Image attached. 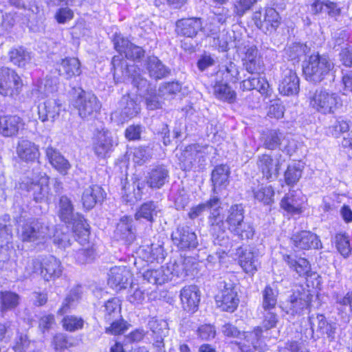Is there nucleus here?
<instances>
[{
    "label": "nucleus",
    "mask_w": 352,
    "mask_h": 352,
    "mask_svg": "<svg viewBox=\"0 0 352 352\" xmlns=\"http://www.w3.org/2000/svg\"><path fill=\"white\" fill-rule=\"evenodd\" d=\"M291 239L294 245L300 250L318 249L320 244L318 236L307 230L294 234Z\"/></svg>",
    "instance_id": "nucleus-27"
},
{
    "label": "nucleus",
    "mask_w": 352,
    "mask_h": 352,
    "mask_svg": "<svg viewBox=\"0 0 352 352\" xmlns=\"http://www.w3.org/2000/svg\"><path fill=\"white\" fill-rule=\"evenodd\" d=\"M218 293L215 295L216 304L223 311L233 312L238 307L239 300L235 284L225 278L218 282Z\"/></svg>",
    "instance_id": "nucleus-8"
},
{
    "label": "nucleus",
    "mask_w": 352,
    "mask_h": 352,
    "mask_svg": "<svg viewBox=\"0 0 352 352\" xmlns=\"http://www.w3.org/2000/svg\"><path fill=\"white\" fill-rule=\"evenodd\" d=\"M58 84V80L56 77L46 76L44 81L35 91L40 92L45 96H49L50 94L57 91Z\"/></svg>",
    "instance_id": "nucleus-51"
},
{
    "label": "nucleus",
    "mask_w": 352,
    "mask_h": 352,
    "mask_svg": "<svg viewBox=\"0 0 352 352\" xmlns=\"http://www.w3.org/2000/svg\"><path fill=\"white\" fill-rule=\"evenodd\" d=\"M16 153L21 160L25 162H33L39 155L38 146L35 143L26 139L19 140L16 146Z\"/></svg>",
    "instance_id": "nucleus-35"
},
{
    "label": "nucleus",
    "mask_w": 352,
    "mask_h": 352,
    "mask_svg": "<svg viewBox=\"0 0 352 352\" xmlns=\"http://www.w3.org/2000/svg\"><path fill=\"white\" fill-rule=\"evenodd\" d=\"M220 204V199L217 196H213L205 203L192 207L188 214V217L191 219H195L208 209L219 208Z\"/></svg>",
    "instance_id": "nucleus-45"
},
{
    "label": "nucleus",
    "mask_w": 352,
    "mask_h": 352,
    "mask_svg": "<svg viewBox=\"0 0 352 352\" xmlns=\"http://www.w3.org/2000/svg\"><path fill=\"white\" fill-rule=\"evenodd\" d=\"M253 192L254 198L264 204L268 205L274 201V191L270 186H261Z\"/></svg>",
    "instance_id": "nucleus-52"
},
{
    "label": "nucleus",
    "mask_w": 352,
    "mask_h": 352,
    "mask_svg": "<svg viewBox=\"0 0 352 352\" xmlns=\"http://www.w3.org/2000/svg\"><path fill=\"white\" fill-rule=\"evenodd\" d=\"M263 327L266 329H270L276 327L278 322V316L274 309H263Z\"/></svg>",
    "instance_id": "nucleus-64"
},
{
    "label": "nucleus",
    "mask_w": 352,
    "mask_h": 352,
    "mask_svg": "<svg viewBox=\"0 0 352 352\" xmlns=\"http://www.w3.org/2000/svg\"><path fill=\"white\" fill-rule=\"evenodd\" d=\"M281 144L280 134L274 130L269 131L263 137V146L269 150H274Z\"/></svg>",
    "instance_id": "nucleus-55"
},
{
    "label": "nucleus",
    "mask_w": 352,
    "mask_h": 352,
    "mask_svg": "<svg viewBox=\"0 0 352 352\" xmlns=\"http://www.w3.org/2000/svg\"><path fill=\"white\" fill-rule=\"evenodd\" d=\"M173 243L181 250L195 249L198 245L196 234L188 226H179L172 232Z\"/></svg>",
    "instance_id": "nucleus-14"
},
{
    "label": "nucleus",
    "mask_w": 352,
    "mask_h": 352,
    "mask_svg": "<svg viewBox=\"0 0 352 352\" xmlns=\"http://www.w3.org/2000/svg\"><path fill=\"white\" fill-rule=\"evenodd\" d=\"M132 274L126 266H114L109 273L108 285L116 291H120L130 284Z\"/></svg>",
    "instance_id": "nucleus-16"
},
{
    "label": "nucleus",
    "mask_w": 352,
    "mask_h": 352,
    "mask_svg": "<svg viewBox=\"0 0 352 352\" xmlns=\"http://www.w3.org/2000/svg\"><path fill=\"white\" fill-rule=\"evenodd\" d=\"M57 70L60 76L67 79L78 76L81 74L80 63L77 58L67 57L57 63Z\"/></svg>",
    "instance_id": "nucleus-32"
},
{
    "label": "nucleus",
    "mask_w": 352,
    "mask_h": 352,
    "mask_svg": "<svg viewBox=\"0 0 352 352\" xmlns=\"http://www.w3.org/2000/svg\"><path fill=\"white\" fill-rule=\"evenodd\" d=\"M215 97L221 100L232 103L236 99V93L227 83L217 82L213 87Z\"/></svg>",
    "instance_id": "nucleus-46"
},
{
    "label": "nucleus",
    "mask_w": 352,
    "mask_h": 352,
    "mask_svg": "<svg viewBox=\"0 0 352 352\" xmlns=\"http://www.w3.org/2000/svg\"><path fill=\"white\" fill-rule=\"evenodd\" d=\"M112 146L113 142L109 131L102 130L96 135L93 148L98 157H104Z\"/></svg>",
    "instance_id": "nucleus-34"
},
{
    "label": "nucleus",
    "mask_w": 352,
    "mask_h": 352,
    "mask_svg": "<svg viewBox=\"0 0 352 352\" xmlns=\"http://www.w3.org/2000/svg\"><path fill=\"white\" fill-rule=\"evenodd\" d=\"M66 223L69 225H72L73 230L74 232H78L80 233L83 232H88L89 225L87 223V221L83 217V216L78 212L74 214L71 222Z\"/></svg>",
    "instance_id": "nucleus-63"
},
{
    "label": "nucleus",
    "mask_w": 352,
    "mask_h": 352,
    "mask_svg": "<svg viewBox=\"0 0 352 352\" xmlns=\"http://www.w3.org/2000/svg\"><path fill=\"white\" fill-rule=\"evenodd\" d=\"M262 329L256 327L252 331L248 332L242 342H236L238 350L236 352H254V349L263 350Z\"/></svg>",
    "instance_id": "nucleus-21"
},
{
    "label": "nucleus",
    "mask_w": 352,
    "mask_h": 352,
    "mask_svg": "<svg viewBox=\"0 0 352 352\" xmlns=\"http://www.w3.org/2000/svg\"><path fill=\"white\" fill-rule=\"evenodd\" d=\"M239 262L241 267L247 274L253 275L258 270L260 264L258 261V254L254 252L252 249H239Z\"/></svg>",
    "instance_id": "nucleus-29"
},
{
    "label": "nucleus",
    "mask_w": 352,
    "mask_h": 352,
    "mask_svg": "<svg viewBox=\"0 0 352 352\" xmlns=\"http://www.w3.org/2000/svg\"><path fill=\"white\" fill-rule=\"evenodd\" d=\"M278 292L270 285H267L262 291V308L263 309H275L277 304Z\"/></svg>",
    "instance_id": "nucleus-48"
},
{
    "label": "nucleus",
    "mask_w": 352,
    "mask_h": 352,
    "mask_svg": "<svg viewBox=\"0 0 352 352\" xmlns=\"http://www.w3.org/2000/svg\"><path fill=\"white\" fill-rule=\"evenodd\" d=\"M182 307L187 311L195 312L200 301L199 291L196 285L184 287L180 292Z\"/></svg>",
    "instance_id": "nucleus-26"
},
{
    "label": "nucleus",
    "mask_w": 352,
    "mask_h": 352,
    "mask_svg": "<svg viewBox=\"0 0 352 352\" xmlns=\"http://www.w3.org/2000/svg\"><path fill=\"white\" fill-rule=\"evenodd\" d=\"M220 73L225 75L226 81L235 82L239 80V72L238 67L233 62H229L225 66V69L223 71H219L217 75Z\"/></svg>",
    "instance_id": "nucleus-59"
},
{
    "label": "nucleus",
    "mask_w": 352,
    "mask_h": 352,
    "mask_svg": "<svg viewBox=\"0 0 352 352\" xmlns=\"http://www.w3.org/2000/svg\"><path fill=\"white\" fill-rule=\"evenodd\" d=\"M144 66L150 77L155 80L166 78L170 74V69L155 56L147 57Z\"/></svg>",
    "instance_id": "nucleus-33"
},
{
    "label": "nucleus",
    "mask_w": 352,
    "mask_h": 352,
    "mask_svg": "<svg viewBox=\"0 0 352 352\" xmlns=\"http://www.w3.org/2000/svg\"><path fill=\"white\" fill-rule=\"evenodd\" d=\"M20 296L11 291L0 292V311L6 313L14 310L20 304Z\"/></svg>",
    "instance_id": "nucleus-41"
},
{
    "label": "nucleus",
    "mask_w": 352,
    "mask_h": 352,
    "mask_svg": "<svg viewBox=\"0 0 352 352\" xmlns=\"http://www.w3.org/2000/svg\"><path fill=\"white\" fill-rule=\"evenodd\" d=\"M302 175V168L300 166L289 165L285 172V182L288 186L295 184Z\"/></svg>",
    "instance_id": "nucleus-56"
},
{
    "label": "nucleus",
    "mask_w": 352,
    "mask_h": 352,
    "mask_svg": "<svg viewBox=\"0 0 352 352\" xmlns=\"http://www.w3.org/2000/svg\"><path fill=\"white\" fill-rule=\"evenodd\" d=\"M45 155L49 162L55 169L63 175L67 173L71 165L57 149L48 146L45 150Z\"/></svg>",
    "instance_id": "nucleus-36"
},
{
    "label": "nucleus",
    "mask_w": 352,
    "mask_h": 352,
    "mask_svg": "<svg viewBox=\"0 0 352 352\" xmlns=\"http://www.w3.org/2000/svg\"><path fill=\"white\" fill-rule=\"evenodd\" d=\"M116 234L120 239L126 243H131L135 239L134 228H133V219L129 217H123L120 219L116 229Z\"/></svg>",
    "instance_id": "nucleus-38"
},
{
    "label": "nucleus",
    "mask_w": 352,
    "mask_h": 352,
    "mask_svg": "<svg viewBox=\"0 0 352 352\" xmlns=\"http://www.w3.org/2000/svg\"><path fill=\"white\" fill-rule=\"evenodd\" d=\"M202 28L200 18H188L178 20L176 23V32L178 34L192 38Z\"/></svg>",
    "instance_id": "nucleus-31"
},
{
    "label": "nucleus",
    "mask_w": 352,
    "mask_h": 352,
    "mask_svg": "<svg viewBox=\"0 0 352 352\" xmlns=\"http://www.w3.org/2000/svg\"><path fill=\"white\" fill-rule=\"evenodd\" d=\"M63 272V267L59 259L50 255L41 261V275L46 281L59 278Z\"/></svg>",
    "instance_id": "nucleus-20"
},
{
    "label": "nucleus",
    "mask_w": 352,
    "mask_h": 352,
    "mask_svg": "<svg viewBox=\"0 0 352 352\" xmlns=\"http://www.w3.org/2000/svg\"><path fill=\"white\" fill-rule=\"evenodd\" d=\"M311 107L322 114L334 113L342 107V100L338 94L326 89H317L310 98Z\"/></svg>",
    "instance_id": "nucleus-7"
},
{
    "label": "nucleus",
    "mask_w": 352,
    "mask_h": 352,
    "mask_svg": "<svg viewBox=\"0 0 352 352\" xmlns=\"http://www.w3.org/2000/svg\"><path fill=\"white\" fill-rule=\"evenodd\" d=\"M113 41L115 49L120 53L118 56L123 58L122 54L127 59L133 60H139L144 56L145 52L141 47L134 45L122 36H116Z\"/></svg>",
    "instance_id": "nucleus-19"
},
{
    "label": "nucleus",
    "mask_w": 352,
    "mask_h": 352,
    "mask_svg": "<svg viewBox=\"0 0 352 352\" xmlns=\"http://www.w3.org/2000/svg\"><path fill=\"white\" fill-rule=\"evenodd\" d=\"M23 126V120L17 115L0 116V135L3 138L16 137Z\"/></svg>",
    "instance_id": "nucleus-17"
},
{
    "label": "nucleus",
    "mask_w": 352,
    "mask_h": 352,
    "mask_svg": "<svg viewBox=\"0 0 352 352\" xmlns=\"http://www.w3.org/2000/svg\"><path fill=\"white\" fill-rule=\"evenodd\" d=\"M142 191L139 182H133L122 188V197L124 202L133 205L142 199Z\"/></svg>",
    "instance_id": "nucleus-43"
},
{
    "label": "nucleus",
    "mask_w": 352,
    "mask_h": 352,
    "mask_svg": "<svg viewBox=\"0 0 352 352\" xmlns=\"http://www.w3.org/2000/svg\"><path fill=\"white\" fill-rule=\"evenodd\" d=\"M284 259L290 267L294 268L300 276L307 275L310 270L309 263L305 258H299L298 260H296L289 255H287L284 256Z\"/></svg>",
    "instance_id": "nucleus-50"
},
{
    "label": "nucleus",
    "mask_w": 352,
    "mask_h": 352,
    "mask_svg": "<svg viewBox=\"0 0 352 352\" xmlns=\"http://www.w3.org/2000/svg\"><path fill=\"white\" fill-rule=\"evenodd\" d=\"M28 190L32 192V195L36 202H42L47 196L49 188L47 185L41 184L40 183H32L28 188Z\"/></svg>",
    "instance_id": "nucleus-53"
},
{
    "label": "nucleus",
    "mask_w": 352,
    "mask_h": 352,
    "mask_svg": "<svg viewBox=\"0 0 352 352\" xmlns=\"http://www.w3.org/2000/svg\"><path fill=\"white\" fill-rule=\"evenodd\" d=\"M336 244L340 253L346 256L351 252L349 236L345 234H338L336 236Z\"/></svg>",
    "instance_id": "nucleus-61"
},
{
    "label": "nucleus",
    "mask_w": 352,
    "mask_h": 352,
    "mask_svg": "<svg viewBox=\"0 0 352 352\" xmlns=\"http://www.w3.org/2000/svg\"><path fill=\"white\" fill-rule=\"evenodd\" d=\"M30 344L31 340L26 334L19 333L15 338L12 349L14 352H25Z\"/></svg>",
    "instance_id": "nucleus-60"
},
{
    "label": "nucleus",
    "mask_w": 352,
    "mask_h": 352,
    "mask_svg": "<svg viewBox=\"0 0 352 352\" xmlns=\"http://www.w3.org/2000/svg\"><path fill=\"white\" fill-rule=\"evenodd\" d=\"M158 211L157 203L153 201H148L141 204L136 210L134 217L136 220L144 219L153 223L157 217Z\"/></svg>",
    "instance_id": "nucleus-39"
},
{
    "label": "nucleus",
    "mask_w": 352,
    "mask_h": 352,
    "mask_svg": "<svg viewBox=\"0 0 352 352\" xmlns=\"http://www.w3.org/2000/svg\"><path fill=\"white\" fill-rule=\"evenodd\" d=\"M284 162L285 159L280 153L273 155L262 154L258 155L256 165L263 178L269 181H274L278 178Z\"/></svg>",
    "instance_id": "nucleus-9"
},
{
    "label": "nucleus",
    "mask_w": 352,
    "mask_h": 352,
    "mask_svg": "<svg viewBox=\"0 0 352 352\" xmlns=\"http://www.w3.org/2000/svg\"><path fill=\"white\" fill-rule=\"evenodd\" d=\"M9 58L14 65L19 67H25L32 60L31 52L19 47L13 48L9 52Z\"/></svg>",
    "instance_id": "nucleus-44"
},
{
    "label": "nucleus",
    "mask_w": 352,
    "mask_h": 352,
    "mask_svg": "<svg viewBox=\"0 0 352 352\" xmlns=\"http://www.w3.org/2000/svg\"><path fill=\"white\" fill-rule=\"evenodd\" d=\"M82 291L80 286H77L69 292L64 299L61 307L58 310V314L63 315L76 305V303L81 298Z\"/></svg>",
    "instance_id": "nucleus-47"
},
{
    "label": "nucleus",
    "mask_w": 352,
    "mask_h": 352,
    "mask_svg": "<svg viewBox=\"0 0 352 352\" xmlns=\"http://www.w3.org/2000/svg\"><path fill=\"white\" fill-rule=\"evenodd\" d=\"M118 105L124 118H133L140 111V106L137 98H132L129 94L124 95L119 101Z\"/></svg>",
    "instance_id": "nucleus-37"
},
{
    "label": "nucleus",
    "mask_w": 352,
    "mask_h": 352,
    "mask_svg": "<svg viewBox=\"0 0 352 352\" xmlns=\"http://www.w3.org/2000/svg\"><path fill=\"white\" fill-rule=\"evenodd\" d=\"M24 272L23 276L25 278L30 277L33 274L41 272V261L35 258H28L23 261Z\"/></svg>",
    "instance_id": "nucleus-57"
},
{
    "label": "nucleus",
    "mask_w": 352,
    "mask_h": 352,
    "mask_svg": "<svg viewBox=\"0 0 352 352\" xmlns=\"http://www.w3.org/2000/svg\"><path fill=\"white\" fill-rule=\"evenodd\" d=\"M212 209L213 210L210 212L208 217L210 231L213 236L217 235L218 238L219 234L225 233L227 226L225 223L224 217L221 214L219 208H214Z\"/></svg>",
    "instance_id": "nucleus-40"
},
{
    "label": "nucleus",
    "mask_w": 352,
    "mask_h": 352,
    "mask_svg": "<svg viewBox=\"0 0 352 352\" xmlns=\"http://www.w3.org/2000/svg\"><path fill=\"white\" fill-rule=\"evenodd\" d=\"M311 300V296L308 291L297 289L290 296L283 309L288 314H300L309 308Z\"/></svg>",
    "instance_id": "nucleus-13"
},
{
    "label": "nucleus",
    "mask_w": 352,
    "mask_h": 352,
    "mask_svg": "<svg viewBox=\"0 0 352 352\" xmlns=\"http://www.w3.org/2000/svg\"><path fill=\"white\" fill-rule=\"evenodd\" d=\"M230 171L227 165L217 166L211 173L212 190L214 193L219 194L229 184V175Z\"/></svg>",
    "instance_id": "nucleus-28"
},
{
    "label": "nucleus",
    "mask_w": 352,
    "mask_h": 352,
    "mask_svg": "<svg viewBox=\"0 0 352 352\" xmlns=\"http://www.w3.org/2000/svg\"><path fill=\"white\" fill-rule=\"evenodd\" d=\"M73 105L78 111V115L85 120H91L100 112L101 103L98 98L87 93L80 87L74 88Z\"/></svg>",
    "instance_id": "nucleus-5"
},
{
    "label": "nucleus",
    "mask_w": 352,
    "mask_h": 352,
    "mask_svg": "<svg viewBox=\"0 0 352 352\" xmlns=\"http://www.w3.org/2000/svg\"><path fill=\"white\" fill-rule=\"evenodd\" d=\"M133 155L135 162L142 164L151 158L152 150L148 146H139L135 148Z\"/></svg>",
    "instance_id": "nucleus-62"
},
{
    "label": "nucleus",
    "mask_w": 352,
    "mask_h": 352,
    "mask_svg": "<svg viewBox=\"0 0 352 352\" xmlns=\"http://www.w3.org/2000/svg\"><path fill=\"white\" fill-rule=\"evenodd\" d=\"M279 92L285 96L296 95L300 90V79L292 69L283 72V78L278 85Z\"/></svg>",
    "instance_id": "nucleus-23"
},
{
    "label": "nucleus",
    "mask_w": 352,
    "mask_h": 352,
    "mask_svg": "<svg viewBox=\"0 0 352 352\" xmlns=\"http://www.w3.org/2000/svg\"><path fill=\"white\" fill-rule=\"evenodd\" d=\"M74 213V207L70 198L66 195H62L59 198L58 204V217L64 223H69L72 220Z\"/></svg>",
    "instance_id": "nucleus-42"
},
{
    "label": "nucleus",
    "mask_w": 352,
    "mask_h": 352,
    "mask_svg": "<svg viewBox=\"0 0 352 352\" xmlns=\"http://www.w3.org/2000/svg\"><path fill=\"white\" fill-rule=\"evenodd\" d=\"M225 223L227 229L241 240L252 239L255 234L252 223L245 220V209L241 204H233L229 207Z\"/></svg>",
    "instance_id": "nucleus-3"
},
{
    "label": "nucleus",
    "mask_w": 352,
    "mask_h": 352,
    "mask_svg": "<svg viewBox=\"0 0 352 352\" xmlns=\"http://www.w3.org/2000/svg\"><path fill=\"white\" fill-rule=\"evenodd\" d=\"M111 65L116 82L131 80L133 85L137 88L139 94L142 96L155 91L148 80L140 73V68L134 64L129 65L121 56H114Z\"/></svg>",
    "instance_id": "nucleus-1"
},
{
    "label": "nucleus",
    "mask_w": 352,
    "mask_h": 352,
    "mask_svg": "<svg viewBox=\"0 0 352 352\" xmlns=\"http://www.w3.org/2000/svg\"><path fill=\"white\" fill-rule=\"evenodd\" d=\"M296 197L295 191L286 194L280 201L281 208L289 213H298L300 209V203Z\"/></svg>",
    "instance_id": "nucleus-49"
},
{
    "label": "nucleus",
    "mask_w": 352,
    "mask_h": 352,
    "mask_svg": "<svg viewBox=\"0 0 352 352\" xmlns=\"http://www.w3.org/2000/svg\"><path fill=\"white\" fill-rule=\"evenodd\" d=\"M105 192L101 186L91 185L86 188L82 195V203L84 208L87 210L93 208L97 203L102 202Z\"/></svg>",
    "instance_id": "nucleus-30"
},
{
    "label": "nucleus",
    "mask_w": 352,
    "mask_h": 352,
    "mask_svg": "<svg viewBox=\"0 0 352 352\" xmlns=\"http://www.w3.org/2000/svg\"><path fill=\"white\" fill-rule=\"evenodd\" d=\"M169 179V170L165 165L153 166L146 176V182L151 188L160 189Z\"/></svg>",
    "instance_id": "nucleus-22"
},
{
    "label": "nucleus",
    "mask_w": 352,
    "mask_h": 352,
    "mask_svg": "<svg viewBox=\"0 0 352 352\" xmlns=\"http://www.w3.org/2000/svg\"><path fill=\"white\" fill-rule=\"evenodd\" d=\"M148 327L153 333V345L157 348V352H162L164 348V338L168 333V323L164 320L152 318L148 322Z\"/></svg>",
    "instance_id": "nucleus-24"
},
{
    "label": "nucleus",
    "mask_w": 352,
    "mask_h": 352,
    "mask_svg": "<svg viewBox=\"0 0 352 352\" xmlns=\"http://www.w3.org/2000/svg\"><path fill=\"white\" fill-rule=\"evenodd\" d=\"M63 328L69 331H75L83 327L84 320L74 316H67L63 319Z\"/></svg>",
    "instance_id": "nucleus-58"
},
{
    "label": "nucleus",
    "mask_w": 352,
    "mask_h": 352,
    "mask_svg": "<svg viewBox=\"0 0 352 352\" xmlns=\"http://www.w3.org/2000/svg\"><path fill=\"white\" fill-rule=\"evenodd\" d=\"M24 243H41L51 236L49 226L41 219L31 218L21 226L19 232Z\"/></svg>",
    "instance_id": "nucleus-6"
},
{
    "label": "nucleus",
    "mask_w": 352,
    "mask_h": 352,
    "mask_svg": "<svg viewBox=\"0 0 352 352\" xmlns=\"http://www.w3.org/2000/svg\"><path fill=\"white\" fill-rule=\"evenodd\" d=\"M334 64L327 55L313 53L304 61L303 74L305 79L314 84H318L326 79H333Z\"/></svg>",
    "instance_id": "nucleus-2"
},
{
    "label": "nucleus",
    "mask_w": 352,
    "mask_h": 352,
    "mask_svg": "<svg viewBox=\"0 0 352 352\" xmlns=\"http://www.w3.org/2000/svg\"><path fill=\"white\" fill-rule=\"evenodd\" d=\"M206 148L199 144H191L186 146L180 159L182 168L184 170H190L197 164L199 167L203 166L206 161Z\"/></svg>",
    "instance_id": "nucleus-12"
},
{
    "label": "nucleus",
    "mask_w": 352,
    "mask_h": 352,
    "mask_svg": "<svg viewBox=\"0 0 352 352\" xmlns=\"http://www.w3.org/2000/svg\"><path fill=\"white\" fill-rule=\"evenodd\" d=\"M261 12H254L252 20L255 25L265 34L274 32L280 24V17L277 11L272 8H268L265 10V21L261 22Z\"/></svg>",
    "instance_id": "nucleus-15"
},
{
    "label": "nucleus",
    "mask_w": 352,
    "mask_h": 352,
    "mask_svg": "<svg viewBox=\"0 0 352 352\" xmlns=\"http://www.w3.org/2000/svg\"><path fill=\"white\" fill-rule=\"evenodd\" d=\"M99 319L107 324L106 332L111 334H121L126 329V324L121 316V300L111 298L100 308L98 313Z\"/></svg>",
    "instance_id": "nucleus-4"
},
{
    "label": "nucleus",
    "mask_w": 352,
    "mask_h": 352,
    "mask_svg": "<svg viewBox=\"0 0 352 352\" xmlns=\"http://www.w3.org/2000/svg\"><path fill=\"white\" fill-rule=\"evenodd\" d=\"M242 58L243 65L250 74H259L263 70L264 64L258 50L255 45L247 46Z\"/></svg>",
    "instance_id": "nucleus-18"
},
{
    "label": "nucleus",
    "mask_w": 352,
    "mask_h": 352,
    "mask_svg": "<svg viewBox=\"0 0 352 352\" xmlns=\"http://www.w3.org/2000/svg\"><path fill=\"white\" fill-rule=\"evenodd\" d=\"M186 261L183 263L179 265L174 263L171 266L164 267L161 266L156 270H147L143 273L144 280L148 283L156 285H162L170 279V275L175 274L176 276L187 275V270L184 265Z\"/></svg>",
    "instance_id": "nucleus-10"
},
{
    "label": "nucleus",
    "mask_w": 352,
    "mask_h": 352,
    "mask_svg": "<svg viewBox=\"0 0 352 352\" xmlns=\"http://www.w3.org/2000/svg\"><path fill=\"white\" fill-rule=\"evenodd\" d=\"M352 129V126H350L349 123L340 118L338 119L329 128L330 132L335 137H338L343 135L344 137H348L347 133H350Z\"/></svg>",
    "instance_id": "nucleus-54"
},
{
    "label": "nucleus",
    "mask_w": 352,
    "mask_h": 352,
    "mask_svg": "<svg viewBox=\"0 0 352 352\" xmlns=\"http://www.w3.org/2000/svg\"><path fill=\"white\" fill-rule=\"evenodd\" d=\"M61 103L59 100L50 98L38 106L39 120L43 122L50 120L54 122L59 116Z\"/></svg>",
    "instance_id": "nucleus-25"
},
{
    "label": "nucleus",
    "mask_w": 352,
    "mask_h": 352,
    "mask_svg": "<svg viewBox=\"0 0 352 352\" xmlns=\"http://www.w3.org/2000/svg\"><path fill=\"white\" fill-rule=\"evenodd\" d=\"M23 82L14 70L8 67L0 69V94L4 96L14 97L20 94Z\"/></svg>",
    "instance_id": "nucleus-11"
}]
</instances>
